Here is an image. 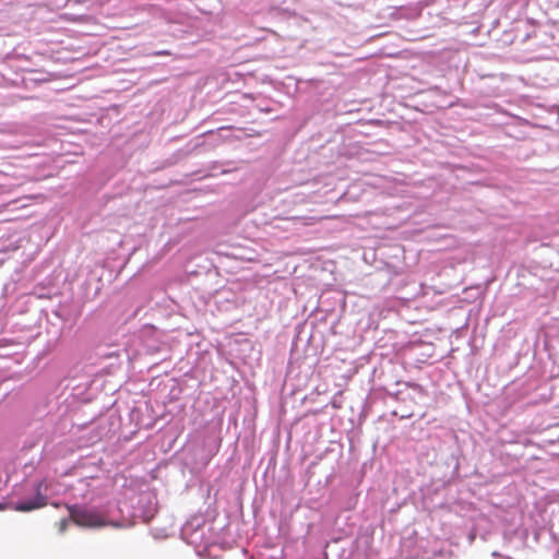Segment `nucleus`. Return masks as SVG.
<instances>
[{
  "label": "nucleus",
  "instance_id": "20e7f679",
  "mask_svg": "<svg viewBox=\"0 0 559 559\" xmlns=\"http://www.w3.org/2000/svg\"><path fill=\"white\" fill-rule=\"evenodd\" d=\"M40 484L36 487V496L33 500L16 502L12 509L19 512H29L47 504V496L40 492Z\"/></svg>",
  "mask_w": 559,
  "mask_h": 559
},
{
  "label": "nucleus",
  "instance_id": "f257e3e1",
  "mask_svg": "<svg viewBox=\"0 0 559 559\" xmlns=\"http://www.w3.org/2000/svg\"><path fill=\"white\" fill-rule=\"evenodd\" d=\"M50 426L47 423L41 424L31 435H28L21 447L23 452L39 451V454H50L53 451V439L49 435Z\"/></svg>",
  "mask_w": 559,
  "mask_h": 559
},
{
  "label": "nucleus",
  "instance_id": "1a4fd4ad",
  "mask_svg": "<svg viewBox=\"0 0 559 559\" xmlns=\"http://www.w3.org/2000/svg\"><path fill=\"white\" fill-rule=\"evenodd\" d=\"M0 510H3V507L0 504Z\"/></svg>",
  "mask_w": 559,
  "mask_h": 559
},
{
  "label": "nucleus",
  "instance_id": "0eeeda50",
  "mask_svg": "<svg viewBox=\"0 0 559 559\" xmlns=\"http://www.w3.org/2000/svg\"><path fill=\"white\" fill-rule=\"evenodd\" d=\"M9 178L5 176H0V193H4L10 191L11 185L9 183Z\"/></svg>",
  "mask_w": 559,
  "mask_h": 559
},
{
  "label": "nucleus",
  "instance_id": "6e6552de",
  "mask_svg": "<svg viewBox=\"0 0 559 559\" xmlns=\"http://www.w3.org/2000/svg\"><path fill=\"white\" fill-rule=\"evenodd\" d=\"M349 443H350V445H349V452H354V451H355V449H354V447L352 445V442H350V441H349Z\"/></svg>",
  "mask_w": 559,
  "mask_h": 559
},
{
  "label": "nucleus",
  "instance_id": "39448f33",
  "mask_svg": "<svg viewBox=\"0 0 559 559\" xmlns=\"http://www.w3.org/2000/svg\"><path fill=\"white\" fill-rule=\"evenodd\" d=\"M222 439L218 432H213L207 437L204 450L207 454H216L219 451Z\"/></svg>",
  "mask_w": 559,
  "mask_h": 559
},
{
  "label": "nucleus",
  "instance_id": "423d86ee",
  "mask_svg": "<svg viewBox=\"0 0 559 559\" xmlns=\"http://www.w3.org/2000/svg\"><path fill=\"white\" fill-rule=\"evenodd\" d=\"M343 452V445L338 442H332L329 448H326L323 452V454H335Z\"/></svg>",
  "mask_w": 559,
  "mask_h": 559
},
{
  "label": "nucleus",
  "instance_id": "f03ea898",
  "mask_svg": "<svg viewBox=\"0 0 559 559\" xmlns=\"http://www.w3.org/2000/svg\"><path fill=\"white\" fill-rule=\"evenodd\" d=\"M72 521L84 527H103L108 525L104 518L95 510L72 507L70 508Z\"/></svg>",
  "mask_w": 559,
  "mask_h": 559
},
{
  "label": "nucleus",
  "instance_id": "7ed1b4c3",
  "mask_svg": "<svg viewBox=\"0 0 559 559\" xmlns=\"http://www.w3.org/2000/svg\"><path fill=\"white\" fill-rule=\"evenodd\" d=\"M96 427L97 440H102L103 438L114 435L120 428V419L116 414L108 413L98 419Z\"/></svg>",
  "mask_w": 559,
  "mask_h": 559
}]
</instances>
